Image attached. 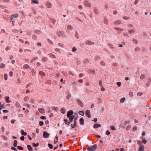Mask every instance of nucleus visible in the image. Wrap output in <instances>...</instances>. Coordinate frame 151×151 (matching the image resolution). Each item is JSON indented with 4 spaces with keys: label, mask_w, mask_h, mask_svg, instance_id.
Masks as SVG:
<instances>
[{
    "label": "nucleus",
    "mask_w": 151,
    "mask_h": 151,
    "mask_svg": "<svg viewBox=\"0 0 151 151\" xmlns=\"http://www.w3.org/2000/svg\"><path fill=\"white\" fill-rule=\"evenodd\" d=\"M97 145H93L92 147H89L87 149L89 151H93L96 150L97 149Z\"/></svg>",
    "instance_id": "f257e3e1"
},
{
    "label": "nucleus",
    "mask_w": 151,
    "mask_h": 151,
    "mask_svg": "<svg viewBox=\"0 0 151 151\" xmlns=\"http://www.w3.org/2000/svg\"><path fill=\"white\" fill-rule=\"evenodd\" d=\"M76 118H77V114H74V115L71 116L69 119L70 121L71 122L74 118L75 119Z\"/></svg>",
    "instance_id": "f03ea898"
},
{
    "label": "nucleus",
    "mask_w": 151,
    "mask_h": 151,
    "mask_svg": "<svg viewBox=\"0 0 151 151\" xmlns=\"http://www.w3.org/2000/svg\"><path fill=\"white\" fill-rule=\"evenodd\" d=\"M73 114V111L72 110H70L68 111L67 113V116L68 118H70L71 116H72Z\"/></svg>",
    "instance_id": "7ed1b4c3"
},
{
    "label": "nucleus",
    "mask_w": 151,
    "mask_h": 151,
    "mask_svg": "<svg viewBox=\"0 0 151 151\" xmlns=\"http://www.w3.org/2000/svg\"><path fill=\"white\" fill-rule=\"evenodd\" d=\"M50 134L47 133V132L44 131V134L43 136L44 138H47L49 136Z\"/></svg>",
    "instance_id": "20e7f679"
},
{
    "label": "nucleus",
    "mask_w": 151,
    "mask_h": 151,
    "mask_svg": "<svg viewBox=\"0 0 151 151\" xmlns=\"http://www.w3.org/2000/svg\"><path fill=\"white\" fill-rule=\"evenodd\" d=\"M86 114L88 118L91 117L90 111L89 110H87L86 111Z\"/></svg>",
    "instance_id": "39448f33"
},
{
    "label": "nucleus",
    "mask_w": 151,
    "mask_h": 151,
    "mask_svg": "<svg viewBox=\"0 0 151 151\" xmlns=\"http://www.w3.org/2000/svg\"><path fill=\"white\" fill-rule=\"evenodd\" d=\"M18 17L17 14H16L14 15H12L11 16L10 19L11 20H12L14 17L17 18Z\"/></svg>",
    "instance_id": "423d86ee"
},
{
    "label": "nucleus",
    "mask_w": 151,
    "mask_h": 151,
    "mask_svg": "<svg viewBox=\"0 0 151 151\" xmlns=\"http://www.w3.org/2000/svg\"><path fill=\"white\" fill-rule=\"evenodd\" d=\"M77 119V118H76L75 119V122L73 126L72 125V124L71 125V127L72 128H73L75 127L76 126V120Z\"/></svg>",
    "instance_id": "0eeeda50"
},
{
    "label": "nucleus",
    "mask_w": 151,
    "mask_h": 151,
    "mask_svg": "<svg viewBox=\"0 0 151 151\" xmlns=\"http://www.w3.org/2000/svg\"><path fill=\"white\" fill-rule=\"evenodd\" d=\"M144 146H141L139 148L138 151H144Z\"/></svg>",
    "instance_id": "6e6552de"
},
{
    "label": "nucleus",
    "mask_w": 151,
    "mask_h": 151,
    "mask_svg": "<svg viewBox=\"0 0 151 151\" xmlns=\"http://www.w3.org/2000/svg\"><path fill=\"white\" fill-rule=\"evenodd\" d=\"M101 126V125L99 124H95L94 125V128H96L98 127H100Z\"/></svg>",
    "instance_id": "1a4fd4ad"
},
{
    "label": "nucleus",
    "mask_w": 151,
    "mask_h": 151,
    "mask_svg": "<svg viewBox=\"0 0 151 151\" xmlns=\"http://www.w3.org/2000/svg\"><path fill=\"white\" fill-rule=\"evenodd\" d=\"M80 124L81 125H83L84 124V119L83 118H81L80 119Z\"/></svg>",
    "instance_id": "9d476101"
},
{
    "label": "nucleus",
    "mask_w": 151,
    "mask_h": 151,
    "mask_svg": "<svg viewBox=\"0 0 151 151\" xmlns=\"http://www.w3.org/2000/svg\"><path fill=\"white\" fill-rule=\"evenodd\" d=\"M40 112L43 114L45 113V111L43 109H39Z\"/></svg>",
    "instance_id": "9b49d317"
},
{
    "label": "nucleus",
    "mask_w": 151,
    "mask_h": 151,
    "mask_svg": "<svg viewBox=\"0 0 151 151\" xmlns=\"http://www.w3.org/2000/svg\"><path fill=\"white\" fill-rule=\"evenodd\" d=\"M79 114L82 116H83L84 115V112L83 111H80L79 112Z\"/></svg>",
    "instance_id": "f8f14e48"
},
{
    "label": "nucleus",
    "mask_w": 151,
    "mask_h": 151,
    "mask_svg": "<svg viewBox=\"0 0 151 151\" xmlns=\"http://www.w3.org/2000/svg\"><path fill=\"white\" fill-rule=\"evenodd\" d=\"M21 132L22 135H27V133L24 132V131L22 130H21Z\"/></svg>",
    "instance_id": "ddd939ff"
},
{
    "label": "nucleus",
    "mask_w": 151,
    "mask_h": 151,
    "mask_svg": "<svg viewBox=\"0 0 151 151\" xmlns=\"http://www.w3.org/2000/svg\"><path fill=\"white\" fill-rule=\"evenodd\" d=\"M28 149L30 151L32 150V148L30 145H27V146Z\"/></svg>",
    "instance_id": "4468645a"
},
{
    "label": "nucleus",
    "mask_w": 151,
    "mask_h": 151,
    "mask_svg": "<svg viewBox=\"0 0 151 151\" xmlns=\"http://www.w3.org/2000/svg\"><path fill=\"white\" fill-rule=\"evenodd\" d=\"M32 2L33 3H35L37 4L38 3V1L37 0H32Z\"/></svg>",
    "instance_id": "2eb2a0df"
},
{
    "label": "nucleus",
    "mask_w": 151,
    "mask_h": 151,
    "mask_svg": "<svg viewBox=\"0 0 151 151\" xmlns=\"http://www.w3.org/2000/svg\"><path fill=\"white\" fill-rule=\"evenodd\" d=\"M32 145L34 147H37L38 146L39 143H37L36 144H35V143H32Z\"/></svg>",
    "instance_id": "dca6fc26"
},
{
    "label": "nucleus",
    "mask_w": 151,
    "mask_h": 151,
    "mask_svg": "<svg viewBox=\"0 0 151 151\" xmlns=\"http://www.w3.org/2000/svg\"><path fill=\"white\" fill-rule=\"evenodd\" d=\"M17 141L16 140H15L14 141V147H16L17 146Z\"/></svg>",
    "instance_id": "f3484780"
},
{
    "label": "nucleus",
    "mask_w": 151,
    "mask_h": 151,
    "mask_svg": "<svg viewBox=\"0 0 151 151\" xmlns=\"http://www.w3.org/2000/svg\"><path fill=\"white\" fill-rule=\"evenodd\" d=\"M125 100V98H123L121 99L120 102L121 103H122Z\"/></svg>",
    "instance_id": "a211bd4d"
},
{
    "label": "nucleus",
    "mask_w": 151,
    "mask_h": 151,
    "mask_svg": "<svg viewBox=\"0 0 151 151\" xmlns=\"http://www.w3.org/2000/svg\"><path fill=\"white\" fill-rule=\"evenodd\" d=\"M6 102H11L10 101H9V97H6Z\"/></svg>",
    "instance_id": "6ab92c4d"
},
{
    "label": "nucleus",
    "mask_w": 151,
    "mask_h": 151,
    "mask_svg": "<svg viewBox=\"0 0 151 151\" xmlns=\"http://www.w3.org/2000/svg\"><path fill=\"white\" fill-rule=\"evenodd\" d=\"M40 75H41L42 76H45V73H44L43 72L41 71L40 72Z\"/></svg>",
    "instance_id": "aec40b11"
},
{
    "label": "nucleus",
    "mask_w": 151,
    "mask_h": 151,
    "mask_svg": "<svg viewBox=\"0 0 151 151\" xmlns=\"http://www.w3.org/2000/svg\"><path fill=\"white\" fill-rule=\"evenodd\" d=\"M17 148H18V149L21 150H23V148L20 146H18L17 147Z\"/></svg>",
    "instance_id": "412c9836"
},
{
    "label": "nucleus",
    "mask_w": 151,
    "mask_h": 151,
    "mask_svg": "<svg viewBox=\"0 0 151 151\" xmlns=\"http://www.w3.org/2000/svg\"><path fill=\"white\" fill-rule=\"evenodd\" d=\"M48 147H49L50 148V149H52L53 148V147H52V145H51V144H48Z\"/></svg>",
    "instance_id": "4be33fe9"
},
{
    "label": "nucleus",
    "mask_w": 151,
    "mask_h": 151,
    "mask_svg": "<svg viewBox=\"0 0 151 151\" xmlns=\"http://www.w3.org/2000/svg\"><path fill=\"white\" fill-rule=\"evenodd\" d=\"M137 129V127L136 126L134 127L132 129V130L134 131L136 130Z\"/></svg>",
    "instance_id": "5701e85b"
},
{
    "label": "nucleus",
    "mask_w": 151,
    "mask_h": 151,
    "mask_svg": "<svg viewBox=\"0 0 151 151\" xmlns=\"http://www.w3.org/2000/svg\"><path fill=\"white\" fill-rule=\"evenodd\" d=\"M43 122H39L40 125L41 126H42L43 125Z\"/></svg>",
    "instance_id": "b1692460"
},
{
    "label": "nucleus",
    "mask_w": 151,
    "mask_h": 151,
    "mask_svg": "<svg viewBox=\"0 0 151 151\" xmlns=\"http://www.w3.org/2000/svg\"><path fill=\"white\" fill-rule=\"evenodd\" d=\"M117 84L119 87L121 85V83L120 82H117Z\"/></svg>",
    "instance_id": "393cba45"
},
{
    "label": "nucleus",
    "mask_w": 151,
    "mask_h": 151,
    "mask_svg": "<svg viewBox=\"0 0 151 151\" xmlns=\"http://www.w3.org/2000/svg\"><path fill=\"white\" fill-rule=\"evenodd\" d=\"M4 78L5 80H7V75L6 74H4Z\"/></svg>",
    "instance_id": "a878e982"
},
{
    "label": "nucleus",
    "mask_w": 151,
    "mask_h": 151,
    "mask_svg": "<svg viewBox=\"0 0 151 151\" xmlns=\"http://www.w3.org/2000/svg\"><path fill=\"white\" fill-rule=\"evenodd\" d=\"M24 136H22V137H20V139L21 140H22V141L24 140Z\"/></svg>",
    "instance_id": "bb28decb"
},
{
    "label": "nucleus",
    "mask_w": 151,
    "mask_h": 151,
    "mask_svg": "<svg viewBox=\"0 0 151 151\" xmlns=\"http://www.w3.org/2000/svg\"><path fill=\"white\" fill-rule=\"evenodd\" d=\"M111 128L113 130H114L115 129V127L114 126H111Z\"/></svg>",
    "instance_id": "cd10ccee"
},
{
    "label": "nucleus",
    "mask_w": 151,
    "mask_h": 151,
    "mask_svg": "<svg viewBox=\"0 0 151 151\" xmlns=\"http://www.w3.org/2000/svg\"><path fill=\"white\" fill-rule=\"evenodd\" d=\"M11 149L12 150H15V151H17V149L16 148H15L14 147H12Z\"/></svg>",
    "instance_id": "c85d7f7f"
},
{
    "label": "nucleus",
    "mask_w": 151,
    "mask_h": 151,
    "mask_svg": "<svg viewBox=\"0 0 151 151\" xmlns=\"http://www.w3.org/2000/svg\"><path fill=\"white\" fill-rule=\"evenodd\" d=\"M41 119H46V117L44 116H42L40 117Z\"/></svg>",
    "instance_id": "c756f323"
},
{
    "label": "nucleus",
    "mask_w": 151,
    "mask_h": 151,
    "mask_svg": "<svg viewBox=\"0 0 151 151\" xmlns=\"http://www.w3.org/2000/svg\"><path fill=\"white\" fill-rule=\"evenodd\" d=\"M110 134V132L109 131H107L106 132V134L107 135H109Z\"/></svg>",
    "instance_id": "7c9ffc66"
},
{
    "label": "nucleus",
    "mask_w": 151,
    "mask_h": 151,
    "mask_svg": "<svg viewBox=\"0 0 151 151\" xmlns=\"http://www.w3.org/2000/svg\"><path fill=\"white\" fill-rule=\"evenodd\" d=\"M4 108V106L3 105H1L0 106V110H1V109Z\"/></svg>",
    "instance_id": "2f4dec72"
},
{
    "label": "nucleus",
    "mask_w": 151,
    "mask_h": 151,
    "mask_svg": "<svg viewBox=\"0 0 151 151\" xmlns=\"http://www.w3.org/2000/svg\"><path fill=\"white\" fill-rule=\"evenodd\" d=\"M5 65L4 64H2V65L0 66V68H3L5 66Z\"/></svg>",
    "instance_id": "473e14b6"
},
{
    "label": "nucleus",
    "mask_w": 151,
    "mask_h": 151,
    "mask_svg": "<svg viewBox=\"0 0 151 151\" xmlns=\"http://www.w3.org/2000/svg\"><path fill=\"white\" fill-rule=\"evenodd\" d=\"M76 48H75V47H73V51H75L76 50Z\"/></svg>",
    "instance_id": "72a5a7b5"
},
{
    "label": "nucleus",
    "mask_w": 151,
    "mask_h": 151,
    "mask_svg": "<svg viewBox=\"0 0 151 151\" xmlns=\"http://www.w3.org/2000/svg\"><path fill=\"white\" fill-rule=\"evenodd\" d=\"M142 93H138L137 94V95L138 96H140L142 94Z\"/></svg>",
    "instance_id": "f704fd0d"
},
{
    "label": "nucleus",
    "mask_w": 151,
    "mask_h": 151,
    "mask_svg": "<svg viewBox=\"0 0 151 151\" xmlns=\"http://www.w3.org/2000/svg\"><path fill=\"white\" fill-rule=\"evenodd\" d=\"M93 121L95 122H96L97 121V118H94L93 120Z\"/></svg>",
    "instance_id": "c9c22d12"
},
{
    "label": "nucleus",
    "mask_w": 151,
    "mask_h": 151,
    "mask_svg": "<svg viewBox=\"0 0 151 151\" xmlns=\"http://www.w3.org/2000/svg\"><path fill=\"white\" fill-rule=\"evenodd\" d=\"M58 139H55L54 140V143L56 144L57 142H58Z\"/></svg>",
    "instance_id": "e433bc0d"
},
{
    "label": "nucleus",
    "mask_w": 151,
    "mask_h": 151,
    "mask_svg": "<svg viewBox=\"0 0 151 151\" xmlns=\"http://www.w3.org/2000/svg\"><path fill=\"white\" fill-rule=\"evenodd\" d=\"M68 29H69V30H70L71 29V27L70 26V25H69V26H68Z\"/></svg>",
    "instance_id": "4c0bfd02"
},
{
    "label": "nucleus",
    "mask_w": 151,
    "mask_h": 151,
    "mask_svg": "<svg viewBox=\"0 0 151 151\" xmlns=\"http://www.w3.org/2000/svg\"><path fill=\"white\" fill-rule=\"evenodd\" d=\"M142 142L145 144L146 142H147V141L146 140H142Z\"/></svg>",
    "instance_id": "58836bf2"
},
{
    "label": "nucleus",
    "mask_w": 151,
    "mask_h": 151,
    "mask_svg": "<svg viewBox=\"0 0 151 151\" xmlns=\"http://www.w3.org/2000/svg\"><path fill=\"white\" fill-rule=\"evenodd\" d=\"M72 85L73 86L75 85H76V83H75V82H73V83H72Z\"/></svg>",
    "instance_id": "ea45409f"
},
{
    "label": "nucleus",
    "mask_w": 151,
    "mask_h": 151,
    "mask_svg": "<svg viewBox=\"0 0 151 151\" xmlns=\"http://www.w3.org/2000/svg\"><path fill=\"white\" fill-rule=\"evenodd\" d=\"M12 73H12V72L11 71V72H10L9 74H10V76H12Z\"/></svg>",
    "instance_id": "a19ab883"
},
{
    "label": "nucleus",
    "mask_w": 151,
    "mask_h": 151,
    "mask_svg": "<svg viewBox=\"0 0 151 151\" xmlns=\"http://www.w3.org/2000/svg\"><path fill=\"white\" fill-rule=\"evenodd\" d=\"M3 112H4L7 113L8 112V111L7 110H3Z\"/></svg>",
    "instance_id": "79ce46f5"
},
{
    "label": "nucleus",
    "mask_w": 151,
    "mask_h": 151,
    "mask_svg": "<svg viewBox=\"0 0 151 151\" xmlns=\"http://www.w3.org/2000/svg\"><path fill=\"white\" fill-rule=\"evenodd\" d=\"M8 118V117L7 116H4V118H3V119H7Z\"/></svg>",
    "instance_id": "37998d69"
},
{
    "label": "nucleus",
    "mask_w": 151,
    "mask_h": 151,
    "mask_svg": "<svg viewBox=\"0 0 151 151\" xmlns=\"http://www.w3.org/2000/svg\"><path fill=\"white\" fill-rule=\"evenodd\" d=\"M65 124L68 125H69L70 124V123L69 122H66Z\"/></svg>",
    "instance_id": "c03bdc74"
},
{
    "label": "nucleus",
    "mask_w": 151,
    "mask_h": 151,
    "mask_svg": "<svg viewBox=\"0 0 151 151\" xmlns=\"http://www.w3.org/2000/svg\"><path fill=\"white\" fill-rule=\"evenodd\" d=\"M14 122H15V120H12L11 121V122L12 123V124H13L14 123Z\"/></svg>",
    "instance_id": "a18cd8bd"
},
{
    "label": "nucleus",
    "mask_w": 151,
    "mask_h": 151,
    "mask_svg": "<svg viewBox=\"0 0 151 151\" xmlns=\"http://www.w3.org/2000/svg\"><path fill=\"white\" fill-rule=\"evenodd\" d=\"M28 137L29 138V139H30V140H31L32 139V138L31 137H30V136L29 135H28Z\"/></svg>",
    "instance_id": "49530a36"
},
{
    "label": "nucleus",
    "mask_w": 151,
    "mask_h": 151,
    "mask_svg": "<svg viewBox=\"0 0 151 151\" xmlns=\"http://www.w3.org/2000/svg\"><path fill=\"white\" fill-rule=\"evenodd\" d=\"M70 95H68V96H67V97H66V98L67 99H68L69 98H70Z\"/></svg>",
    "instance_id": "de8ad7c7"
},
{
    "label": "nucleus",
    "mask_w": 151,
    "mask_h": 151,
    "mask_svg": "<svg viewBox=\"0 0 151 151\" xmlns=\"http://www.w3.org/2000/svg\"><path fill=\"white\" fill-rule=\"evenodd\" d=\"M78 81L79 82H80L81 83H82L83 82V80H78Z\"/></svg>",
    "instance_id": "09e8293b"
},
{
    "label": "nucleus",
    "mask_w": 151,
    "mask_h": 151,
    "mask_svg": "<svg viewBox=\"0 0 151 151\" xmlns=\"http://www.w3.org/2000/svg\"><path fill=\"white\" fill-rule=\"evenodd\" d=\"M145 132H144V131H143V132H142V135H144H144H145Z\"/></svg>",
    "instance_id": "8fccbe9b"
},
{
    "label": "nucleus",
    "mask_w": 151,
    "mask_h": 151,
    "mask_svg": "<svg viewBox=\"0 0 151 151\" xmlns=\"http://www.w3.org/2000/svg\"><path fill=\"white\" fill-rule=\"evenodd\" d=\"M105 90V89L104 88H102L101 89V90L102 91H104Z\"/></svg>",
    "instance_id": "3c124183"
},
{
    "label": "nucleus",
    "mask_w": 151,
    "mask_h": 151,
    "mask_svg": "<svg viewBox=\"0 0 151 151\" xmlns=\"http://www.w3.org/2000/svg\"><path fill=\"white\" fill-rule=\"evenodd\" d=\"M124 150L123 148H122L120 149V151H124Z\"/></svg>",
    "instance_id": "603ef678"
},
{
    "label": "nucleus",
    "mask_w": 151,
    "mask_h": 151,
    "mask_svg": "<svg viewBox=\"0 0 151 151\" xmlns=\"http://www.w3.org/2000/svg\"><path fill=\"white\" fill-rule=\"evenodd\" d=\"M37 45H38L40 46L41 45V44L39 43H37Z\"/></svg>",
    "instance_id": "864d4df0"
},
{
    "label": "nucleus",
    "mask_w": 151,
    "mask_h": 151,
    "mask_svg": "<svg viewBox=\"0 0 151 151\" xmlns=\"http://www.w3.org/2000/svg\"><path fill=\"white\" fill-rule=\"evenodd\" d=\"M96 136L97 137H99V138H100V137H101L100 136H99V135H96Z\"/></svg>",
    "instance_id": "5fc2aeb1"
},
{
    "label": "nucleus",
    "mask_w": 151,
    "mask_h": 151,
    "mask_svg": "<svg viewBox=\"0 0 151 151\" xmlns=\"http://www.w3.org/2000/svg\"><path fill=\"white\" fill-rule=\"evenodd\" d=\"M63 146V145L62 144H60L59 145V146L60 147H62Z\"/></svg>",
    "instance_id": "6e6d98bb"
},
{
    "label": "nucleus",
    "mask_w": 151,
    "mask_h": 151,
    "mask_svg": "<svg viewBox=\"0 0 151 151\" xmlns=\"http://www.w3.org/2000/svg\"><path fill=\"white\" fill-rule=\"evenodd\" d=\"M29 91L28 90H27L26 91V93H28L29 92Z\"/></svg>",
    "instance_id": "4d7b16f0"
},
{
    "label": "nucleus",
    "mask_w": 151,
    "mask_h": 151,
    "mask_svg": "<svg viewBox=\"0 0 151 151\" xmlns=\"http://www.w3.org/2000/svg\"><path fill=\"white\" fill-rule=\"evenodd\" d=\"M101 83H102V81H100V82H99V85H101Z\"/></svg>",
    "instance_id": "13d9d810"
},
{
    "label": "nucleus",
    "mask_w": 151,
    "mask_h": 151,
    "mask_svg": "<svg viewBox=\"0 0 151 151\" xmlns=\"http://www.w3.org/2000/svg\"><path fill=\"white\" fill-rule=\"evenodd\" d=\"M58 147V146H57V147H55L54 148V150H55V149H57V148Z\"/></svg>",
    "instance_id": "bf43d9fd"
},
{
    "label": "nucleus",
    "mask_w": 151,
    "mask_h": 151,
    "mask_svg": "<svg viewBox=\"0 0 151 151\" xmlns=\"http://www.w3.org/2000/svg\"><path fill=\"white\" fill-rule=\"evenodd\" d=\"M125 80H129V78L128 77H127L125 78Z\"/></svg>",
    "instance_id": "052dcab7"
},
{
    "label": "nucleus",
    "mask_w": 151,
    "mask_h": 151,
    "mask_svg": "<svg viewBox=\"0 0 151 151\" xmlns=\"http://www.w3.org/2000/svg\"><path fill=\"white\" fill-rule=\"evenodd\" d=\"M62 133V131L61 130H60V134H61Z\"/></svg>",
    "instance_id": "680f3d73"
},
{
    "label": "nucleus",
    "mask_w": 151,
    "mask_h": 151,
    "mask_svg": "<svg viewBox=\"0 0 151 151\" xmlns=\"http://www.w3.org/2000/svg\"><path fill=\"white\" fill-rule=\"evenodd\" d=\"M79 76H80V77H82V76H83V75H82V74H80V75Z\"/></svg>",
    "instance_id": "e2e57ef3"
},
{
    "label": "nucleus",
    "mask_w": 151,
    "mask_h": 151,
    "mask_svg": "<svg viewBox=\"0 0 151 151\" xmlns=\"http://www.w3.org/2000/svg\"><path fill=\"white\" fill-rule=\"evenodd\" d=\"M134 122L136 123H137L138 122V121L136 120H134Z\"/></svg>",
    "instance_id": "0e129e2a"
},
{
    "label": "nucleus",
    "mask_w": 151,
    "mask_h": 151,
    "mask_svg": "<svg viewBox=\"0 0 151 151\" xmlns=\"http://www.w3.org/2000/svg\"><path fill=\"white\" fill-rule=\"evenodd\" d=\"M58 139V137L57 136H56L55 139Z\"/></svg>",
    "instance_id": "69168bd1"
},
{
    "label": "nucleus",
    "mask_w": 151,
    "mask_h": 151,
    "mask_svg": "<svg viewBox=\"0 0 151 151\" xmlns=\"http://www.w3.org/2000/svg\"><path fill=\"white\" fill-rule=\"evenodd\" d=\"M14 62H15V61L14 60H12V64H13V63H14Z\"/></svg>",
    "instance_id": "338daca9"
},
{
    "label": "nucleus",
    "mask_w": 151,
    "mask_h": 151,
    "mask_svg": "<svg viewBox=\"0 0 151 151\" xmlns=\"http://www.w3.org/2000/svg\"><path fill=\"white\" fill-rule=\"evenodd\" d=\"M13 137L14 138V139H16V138H17L16 137H15V136H13Z\"/></svg>",
    "instance_id": "774afa93"
}]
</instances>
